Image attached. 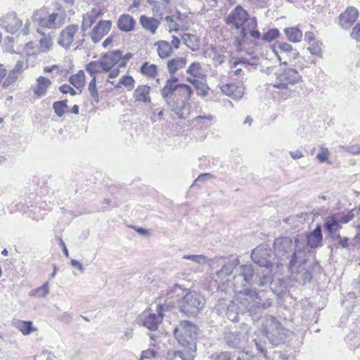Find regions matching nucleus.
Here are the masks:
<instances>
[{
    "mask_svg": "<svg viewBox=\"0 0 360 360\" xmlns=\"http://www.w3.org/2000/svg\"><path fill=\"white\" fill-rule=\"evenodd\" d=\"M193 93L190 86L179 83V79L176 77L167 79L161 90V96L167 105L181 119H186L182 111L191 100Z\"/></svg>",
    "mask_w": 360,
    "mask_h": 360,
    "instance_id": "1",
    "label": "nucleus"
},
{
    "mask_svg": "<svg viewBox=\"0 0 360 360\" xmlns=\"http://www.w3.org/2000/svg\"><path fill=\"white\" fill-rule=\"evenodd\" d=\"M224 21L231 28L239 30V36L236 39L238 46L246 41L248 34L257 39L261 37L260 32L256 30V18H250L248 12L241 6H236L225 18Z\"/></svg>",
    "mask_w": 360,
    "mask_h": 360,
    "instance_id": "2",
    "label": "nucleus"
},
{
    "mask_svg": "<svg viewBox=\"0 0 360 360\" xmlns=\"http://www.w3.org/2000/svg\"><path fill=\"white\" fill-rule=\"evenodd\" d=\"M298 245L297 236L293 238L279 237L276 238L274 243L276 257L281 261L288 262L289 270L292 273L297 263L306 261L303 252Z\"/></svg>",
    "mask_w": 360,
    "mask_h": 360,
    "instance_id": "3",
    "label": "nucleus"
},
{
    "mask_svg": "<svg viewBox=\"0 0 360 360\" xmlns=\"http://www.w3.org/2000/svg\"><path fill=\"white\" fill-rule=\"evenodd\" d=\"M182 291L183 290L179 285H175L167 291L163 290L161 295L162 297L165 295L168 300H171L169 304L177 302L179 310L187 314L197 313L205 305V302L203 297L195 291H188L181 299L175 300L174 294L179 295V292Z\"/></svg>",
    "mask_w": 360,
    "mask_h": 360,
    "instance_id": "4",
    "label": "nucleus"
},
{
    "mask_svg": "<svg viewBox=\"0 0 360 360\" xmlns=\"http://www.w3.org/2000/svg\"><path fill=\"white\" fill-rule=\"evenodd\" d=\"M266 73L270 77L271 84L279 89H288L290 85L302 82V75L295 68L288 67L286 60L278 67L268 68Z\"/></svg>",
    "mask_w": 360,
    "mask_h": 360,
    "instance_id": "5",
    "label": "nucleus"
},
{
    "mask_svg": "<svg viewBox=\"0 0 360 360\" xmlns=\"http://www.w3.org/2000/svg\"><path fill=\"white\" fill-rule=\"evenodd\" d=\"M236 300L239 302L240 307L249 313L254 321H257L262 316L263 311L269 307L271 302L266 301L261 304V298L259 294L253 290L245 289L236 294Z\"/></svg>",
    "mask_w": 360,
    "mask_h": 360,
    "instance_id": "6",
    "label": "nucleus"
},
{
    "mask_svg": "<svg viewBox=\"0 0 360 360\" xmlns=\"http://www.w3.org/2000/svg\"><path fill=\"white\" fill-rule=\"evenodd\" d=\"M263 327L266 338L274 346L284 343L289 337L290 331L273 316L266 317Z\"/></svg>",
    "mask_w": 360,
    "mask_h": 360,
    "instance_id": "7",
    "label": "nucleus"
},
{
    "mask_svg": "<svg viewBox=\"0 0 360 360\" xmlns=\"http://www.w3.org/2000/svg\"><path fill=\"white\" fill-rule=\"evenodd\" d=\"M198 328L189 321H182L174 330V334L183 347L196 348Z\"/></svg>",
    "mask_w": 360,
    "mask_h": 360,
    "instance_id": "8",
    "label": "nucleus"
},
{
    "mask_svg": "<svg viewBox=\"0 0 360 360\" xmlns=\"http://www.w3.org/2000/svg\"><path fill=\"white\" fill-rule=\"evenodd\" d=\"M297 242L299 248L302 249L304 257L310 251L309 248H316L323 245V235L321 225H317L311 232L304 235H297Z\"/></svg>",
    "mask_w": 360,
    "mask_h": 360,
    "instance_id": "9",
    "label": "nucleus"
},
{
    "mask_svg": "<svg viewBox=\"0 0 360 360\" xmlns=\"http://www.w3.org/2000/svg\"><path fill=\"white\" fill-rule=\"evenodd\" d=\"M38 11L32 15V20L38 22L41 28L57 29L63 23L66 14L65 13H53L46 17H37Z\"/></svg>",
    "mask_w": 360,
    "mask_h": 360,
    "instance_id": "10",
    "label": "nucleus"
},
{
    "mask_svg": "<svg viewBox=\"0 0 360 360\" xmlns=\"http://www.w3.org/2000/svg\"><path fill=\"white\" fill-rule=\"evenodd\" d=\"M212 260L219 261L216 262L213 269H210L211 271H214L217 268L221 267L220 269L215 271L214 276H212V278H217L215 279V282L217 281V279L220 281L226 279L232 274L233 269L239 264L238 259H233L226 262L225 261L224 257H216L212 258Z\"/></svg>",
    "mask_w": 360,
    "mask_h": 360,
    "instance_id": "11",
    "label": "nucleus"
},
{
    "mask_svg": "<svg viewBox=\"0 0 360 360\" xmlns=\"http://www.w3.org/2000/svg\"><path fill=\"white\" fill-rule=\"evenodd\" d=\"M22 26V20L15 12H10L0 18V27L6 32L15 34Z\"/></svg>",
    "mask_w": 360,
    "mask_h": 360,
    "instance_id": "12",
    "label": "nucleus"
},
{
    "mask_svg": "<svg viewBox=\"0 0 360 360\" xmlns=\"http://www.w3.org/2000/svg\"><path fill=\"white\" fill-rule=\"evenodd\" d=\"M238 274L235 276V279L238 277H243L246 283L252 285L257 283L259 277V269L255 268L252 265H241L238 269Z\"/></svg>",
    "mask_w": 360,
    "mask_h": 360,
    "instance_id": "13",
    "label": "nucleus"
},
{
    "mask_svg": "<svg viewBox=\"0 0 360 360\" xmlns=\"http://www.w3.org/2000/svg\"><path fill=\"white\" fill-rule=\"evenodd\" d=\"M274 51L281 63L285 57L295 59L299 56V52L296 49H293L292 46L286 42H278Z\"/></svg>",
    "mask_w": 360,
    "mask_h": 360,
    "instance_id": "14",
    "label": "nucleus"
},
{
    "mask_svg": "<svg viewBox=\"0 0 360 360\" xmlns=\"http://www.w3.org/2000/svg\"><path fill=\"white\" fill-rule=\"evenodd\" d=\"M112 22L110 20H100L93 28L91 39L95 44L98 43L110 30Z\"/></svg>",
    "mask_w": 360,
    "mask_h": 360,
    "instance_id": "15",
    "label": "nucleus"
},
{
    "mask_svg": "<svg viewBox=\"0 0 360 360\" xmlns=\"http://www.w3.org/2000/svg\"><path fill=\"white\" fill-rule=\"evenodd\" d=\"M77 31L78 25H70L66 27L60 34L58 44L65 49L70 48Z\"/></svg>",
    "mask_w": 360,
    "mask_h": 360,
    "instance_id": "16",
    "label": "nucleus"
},
{
    "mask_svg": "<svg viewBox=\"0 0 360 360\" xmlns=\"http://www.w3.org/2000/svg\"><path fill=\"white\" fill-rule=\"evenodd\" d=\"M358 16L359 11L355 7H348L339 17L340 26L345 30L349 29L357 20Z\"/></svg>",
    "mask_w": 360,
    "mask_h": 360,
    "instance_id": "17",
    "label": "nucleus"
},
{
    "mask_svg": "<svg viewBox=\"0 0 360 360\" xmlns=\"http://www.w3.org/2000/svg\"><path fill=\"white\" fill-rule=\"evenodd\" d=\"M269 257H270L269 251L266 249L257 248L254 249L251 253L252 261L261 267L269 268L271 266Z\"/></svg>",
    "mask_w": 360,
    "mask_h": 360,
    "instance_id": "18",
    "label": "nucleus"
},
{
    "mask_svg": "<svg viewBox=\"0 0 360 360\" xmlns=\"http://www.w3.org/2000/svg\"><path fill=\"white\" fill-rule=\"evenodd\" d=\"M122 58V52L120 50L106 53L101 57L103 62V66L107 72L111 70L112 67L121 60Z\"/></svg>",
    "mask_w": 360,
    "mask_h": 360,
    "instance_id": "19",
    "label": "nucleus"
},
{
    "mask_svg": "<svg viewBox=\"0 0 360 360\" xmlns=\"http://www.w3.org/2000/svg\"><path fill=\"white\" fill-rule=\"evenodd\" d=\"M103 13L101 10L94 8L90 12L83 14L81 30L83 32L86 31L96 22L98 18L101 16Z\"/></svg>",
    "mask_w": 360,
    "mask_h": 360,
    "instance_id": "20",
    "label": "nucleus"
},
{
    "mask_svg": "<svg viewBox=\"0 0 360 360\" xmlns=\"http://www.w3.org/2000/svg\"><path fill=\"white\" fill-rule=\"evenodd\" d=\"M136 20L129 14H122L117 22V28L124 32H129L134 30Z\"/></svg>",
    "mask_w": 360,
    "mask_h": 360,
    "instance_id": "21",
    "label": "nucleus"
},
{
    "mask_svg": "<svg viewBox=\"0 0 360 360\" xmlns=\"http://www.w3.org/2000/svg\"><path fill=\"white\" fill-rule=\"evenodd\" d=\"M143 325L150 330H156L162 321V314L159 313L142 314Z\"/></svg>",
    "mask_w": 360,
    "mask_h": 360,
    "instance_id": "22",
    "label": "nucleus"
},
{
    "mask_svg": "<svg viewBox=\"0 0 360 360\" xmlns=\"http://www.w3.org/2000/svg\"><path fill=\"white\" fill-rule=\"evenodd\" d=\"M51 81L44 77L39 76L37 79V84L32 87L33 93L38 98L44 96L47 91V89L51 86Z\"/></svg>",
    "mask_w": 360,
    "mask_h": 360,
    "instance_id": "23",
    "label": "nucleus"
},
{
    "mask_svg": "<svg viewBox=\"0 0 360 360\" xmlns=\"http://www.w3.org/2000/svg\"><path fill=\"white\" fill-rule=\"evenodd\" d=\"M323 227L326 231L329 238H331L339 233L342 226L330 214L324 219Z\"/></svg>",
    "mask_w": 360,
    "mask_h": 360,
    "instance_id": "24",
    "label": "nucleus"
},
{
    "mask_svg": "<svg viewBox=\"0 0 360 360\" xmlns=\"http://www.w3.org/2000/svg\"><path fill=\"white\" fill-rule=\"evenodd\" d=\"M150 90V86L148 85H139L134 91L133 97L136 101L149 103L151 101Z\"/></svg>",
    "mask_w": 360,
    "mask_h": 360,
    "instance_id": "25",
    "label": "nucleus"
},
{
    "mask_svg": "<svg viewBox=\"0 0 360 360\" xmlns=\"http://www.w3.org/2000/svg\"><path fill=\"white\" fill-rule=\"evenodd\" d=\"M220 89L223 94L236 100L240 99L243 96V88L234 84H222Z\"/></svg>",
    "mask_w": 360,
    "mask_h": 360,
    "instance_id": "26",
    "label": "nucleus"
},
{
    "mask_svg": "<svg viewBox=\"0 0 360 360\" xmlns=\"http://www.w3.org/2000/svg\"><path fill=\"white\" fill-rule=\"evenodd\" d=\"M140 23L143 29L155 34L160 25V20L143 15L140 17Z\"/></svg>",
    "mask_w": 360,
    "mask_h": 360,
    "instance_id": "27",
    "label": "nucleus"
},
{
    "mask_svg": "<svg viewBox=\"0 0 360 360\" xmlns=\"http://www.w3.org/2000/svg\"><path fill=\"white\" fill-rule=\"evenodd\" d=\"M305 261L302 262V263H300V265L298 268V270L295 272V279L296 281L301 283L302 284H305L307 282H309L312 278V274L310 269L305 267Z\"/></svg>",
    "mask_w": 360,
    "mask_h": 360,
    "instance_id": "28",
    "label": "nucleus"
},
{
    "mask_svg": "<svg viewBox=\"0 0 360 360\" xmlns=\"http://www.w3.org/2000/svg\"><path fill=\"white\" fill-rule=\"evenodd\" d=\"M182 258L184 259L191 260L198 264H208L210 268L213 269L214 265L218 260H212L204 255H184Z\"/></svg>",
    "mask_w": 360,
    "mask_h": 360,
    "instance_id": "29",
    "label": "nucleus"
},
{
    "mask_svg": "<svg viewBox=\"0 0 360 360\" xmlns=\"http://www.w3.org/2000/svg\"><path fill=\"white\" fill-rule=\"evenodd\" d=\"M224 339L227 345L233 348H240L242 345V339L237 330H228L225 332Z\"/></svg>",
    "mask_w": 360,
    "mask_h": 360,
    "instance_id": "30",
    "label": "nucleus"
},
{
    "mask_svg": "<svg viewBox=\"0 0 360 360\" xmlns=\"http://www.w3.org/2000/svg\"><path fill=\"white\" fill-rule=\"evenodd\" d=\"M187 59L185 57H177L167 61V67L168 72L171 75H174L179 70L184 68L186 65Z\"/></svg>",
    "mask_w": 360,
    "mask_h": 360,
    "instance_id": "31",
    "label": "nucleus"
},
{
    "mask_svg": "<svg viewBox=\"0 0 360 360\" xmlns=\"http://www.w3.org/2000/svg\"><path fill=\"white\" fill-rule=\"evenodd\" d=\"M157 46V52L160 58H166L173 53L172 45L167 41L161 40L155 43Z\"/></svg>",
    "mask_w": 360,
    "mask_h": 360,
    "instance_id": "32",
    "label": "nucleus"
},
{
    "mask_svg": "<svg viewBox=\"0 0 360 360\" xmlns=\"http://www.w3.org/2000/svg\"><path fill=\"white\" fill-rule=\"evenodd\" d=\"M13 326L18 329L24 335H27L37 329L32 326V321L15 319L12 321Z\"/></svg>",
    "mask_w": 360,
    "mask_h": 360,
    "instance_id": "33",
    "label": "nucleus"
},
{
    "mask_svg": "<svg viewBox=\"0 0 360 360\" xmlns=\"http://www.w3.org/2000/svg\"><path fill=\"white\" fill-rule=\"evenodd\" d=\"M86 70L91 75L92 78L96 77V75L102 72H107L103 66L102 58L98 60L91 61L86 65Z\"/></svg>",
    "mask_w": 360,
    "mask_h": 360,
    "instance_id": "34",
    "label": "nucleus"
},
{
    "mask_svg": "<svg viewBox=\"0 0 360 360\" xmlns=\"http://www.w3.org/2000/svg\"><path fill=\"white\" fill-rule=\"evenodd\" d=\"M332 242L330 247L335 249L349 248V239L347 237H342L340 233L330 238Z\"/></svg>",
    "mask_w": 360,
    "mask_h": 360,
    "instance_id": "35",
    "label": "nucleus"
},
{
    "mask_svg": "<svg viewBox=\"0 0 360 360\" xmlns=\"http://www.w3.org/2000/svg\"><path fill=\"white\" fill-rule=\"evenodd\" d=\"M183 350H177L174 352V357L180 358L181 360H193L196 348L184 347Z\"/></svg>",
    "mask_w": 360,
    "mask_h": 360,
    "instance_id": "36",
    "label": "nucleus"
},
{
    "mask_svg": "<svg viewBox=\"0 0 360 360\" xmlns=\"http://www.w3.org/2000/svg\"><path fill=\"white\" fill-rule=\"evenodd\" d=\"M217 310H226V315L229 320H231L233 322H237L239 321L238 314L236 313H234L233 311V309L234 308V306H231L230 304H227L225 302H221V301L219 302V304L217 305Z\"/></svg>",
    "mask_w": 360,
    "mask_h": 360,
    "instance_id": "37",
    "label": "nucleus"
},
{
    "mask_svg": "<svg viewBox=\"0 0 360 360\" xmlns=\"http://www.w3.org/2000/svg\"><path fill=\"white\" fill-rule=\"evenodd\" d=\"M286 38L292 42H299L302 38V32L297 27H287L284 30Z\"/></svg>",
    "mask_w": 360,
    "mask_h": 360,
    "instance_id": "38",
    "label": "nucleus"
},
{
    "mask_svg": "<svg viewBox=\"0 0 360 360\" xmlns=\"http://www.w3.org/2000/svg\"><path fill=\"white\" fill-rule=\"evenodd\" d=\"M85 82V75L82 70H79L77 74L70 77L69 82L77 89L84 86Z\"/></svg>",
    "mask_w": 360,
    "mask_h": 360,
    "instance_id": "39",
    "label": "nucleus"
},
{
    "mask_svg": "<svg viewBox=\"0 0 360 360\" xmlns=\"http://www.w3.org/2000/svg\"><path fill=\"white\" fill-rule=\"evenodd\" d=\"M186 72L193 77L204 79L205 75L202 72L201 64L198 62L192 63L188 68Z\"/></svg>",
    "mask_w": 360,
    "mask_h": 360,
    "instance_id": "40",
    "label": "nucleus"
},
{
    "mask_svg": "<svg viewBox=\"0 0 360 360\" xmlns=\"http://www.w3.org/2000/svg\"><path fill=\"white\" fill-rule=\"evenodd\" d=\"M140 72L143 75L154 78L157 75V66L146 62L141 65Z\"/></svg>",
    "mask_w": 360,
    "mask_h": 360,
    "instance_id": "41",
    "label": "nucleus"
},
{
    "mask_svg": "<svg viewBox=\"0 0 360 360\" xmlns=\"http://www.w3.org/2000/svg\"><path fill=\"white\" fill-rule=\"evenodd\" d=\"M135 81L130 75H124L120 79L119 82L115 85L116 88H121L122 86L126 87L128 91L134 88Z\"/></svg>",
    "mask_w": 360,
    "mask_h": 360,
    "instance_id": "42",
    "label": "nucleus"
},
{
    "mask_svg": "<svg viewBox=\"0 0 360 360\" xmlns=\"http://www.w3.org/2000/svg\"><path fill=\"white\" fill-rule=\"evenodd\" d=\"M331 214L334 217V218L337 220L340 225L348 223L354 217V214L352 213V211L348 212L347 213L338 212Z\"/></svg>",
    "mask_w": 360,
    "mask_h": 360,
    "instance_id": "43",
    "label": "nucleus"
},
{
    "mask_svg": "<svg viewBox=\"0 0 360 360\" xmlns=\"http://www.w3.org/2000/svg\"><path fill=\"white\" fill-rule=\"evenodd\" d=\"M53 108L54 110L55 113L59 117H61L64 115L65 110L68 108L67 105V100L56 101L53 104Z\"/></svg>",
    "mask_w": 360,
    "mask_h": 360,
    "instance_id": "44",
    "label": "nucleus"
},
{
    "mask_svg": "<svg viewBox=\"0 0 360 360\" xmlns=\"http://www.w3.org/2000/svg\"><path fill=\"white\" fill-rule=\"evenodd\" d=\"M49 293V283H44L41 287L37 288L30 292V296L44 297Z\"/></svg>",
    "mask_w": 360,
    "mask_h": 360,
    "instance_id": "45",
    "label": "nucleus"
},
{
    "mask_svg": "<svg viewBox=\"0 0 360 360\" xmlns=\"http://www.w3.org/2000/svg\"><path fill=\"white\" fill-rule=\"evenodd\" d=\"M184 44L188 48L194 50V47L197 46V37L191 34H184L181 37Z\"/></svg>",
    "mask_w": 360,
    "mask_h": 360,
    "instance_id": "46",
    "label": "nucleus"
},
{
    "mask_svg": "<svg viewBox=\"0 0 360 360\" xmlns=\"http://www.w3.org/2000/svg\"><path fill=\"white\" fill-rule=\"evenodd\" d=\"M96 77H94L90 81L88 86V91L94 101L98 103L99 102V96L96 88Z\"/></svg>",
    "mask_w": 360,
    "mask_h": 360,
    "instance_id": "47",
    "label": "nucleus"
},
{
    "mask_svg": "<svg viewBox=\"0 0 360 360\" xmlns=\"http://www.w3.org/2000/svg\"><path fill=\"white\" fill-rule=\"evenodd\" d=\"M19 76L20 75H18L15 72H14L13 70H11L6 79L4 80L2 86L5 89L8 88L18 79Z\"/></svg>",
    "mask_w": 360,
    "mask_h": 360,
    "instance_id": "48",
    "label": "nucleus"
},
{
    "mask_svg": "<svg viewBox=\"0 0 360 360\" xmlns=\"http://www.w3.org/2000/svg\"><path fill=\"white\" fill-rule=\"evenodd\" d=\"M272 277L269 274L260 273L259 271V277L257 278V283H256L259 287L267 286L271 284Z\"/></svg>",
    "mask_w": 360,
    "mask_h": 360,
    "instance_id": "49",
    "label": "nucleus"
},
{
    "mask_svg": "<svg viewBox=\"0 0 360 360\" xmlns=\"http://www.w3.org/2000/svg\"><path fill=\"white\" fill-rule=\"evenodd\" d=\"M40 50L42 52H47L53 44L52 38L49 36H45L40 39Z\"/></svg>",
    "mask_w": 360,
    "mask_h": 360,
    "instance_id": "50",
    "label": "nucleus"
},
{
    "mask_svg": "<svg viewBox=\"0 0 360 360\" xmlns=\"http://www.w3.org/2000/svg\"><path fill=\"white\" fill-rule=\"evenodd\" d=\"M195 88L196 89L197 94L200 96H206L210 90L208 85L202 80L198 83Z\"/></svg>",
    "mask_w": 360,
    "mask_h": 360,
    "instance_id": "51",
    "label": "nucleus"
},
{
    "mask_svg": "<svg viewBox=\"0 0 360 360\" xmlns=\"http://www.w3.org/2000/svg\"><path fill=\"white\" fill-rule=\"evenodd\" d=\"M321 46L322 43L319 41L316 40L313 41L311 45L308 48V50L312 55H315L321 58Z\"/></svg>",
    "mask_w": 360,
    "mask_h": 360,
    "instance_id": "52",
    "label": "nucleus"
},
{
    "mask_svg": "<svg viewBox=\"0 0 360 360\" xmlns=\"http://www.w3.org/2000/svg\"><path fill=\"white\" fill-rule=\"evenodd\" d=\"M165 19L169 23V32L172 31L177 32L180 30V26L176 22L175 17L174 15H167Z\"/></svg>",
    "mask_w": 360,
    "mask_h": 360,
    "instance_id": "53",
    "label": "nucleus"
},
{
    "mask_svg": "<svg viewBox=\"0 0 360 360\" xmlns=\"http://www.w3.org/2000/svg\"><path fill=\"white\" fill-rule=\"evenodd\" d=\"M279 32L277 29H271L266 32L262 37V39L271 42L272 40L278 37Z\"/></svg>",
    "mask_w": 360,
    "mask_h": 360,
    "instance_id": "54",
    "label": "nucleus"
},
{
    "mask_svg": "<svg viewBox=\"0 0 360 360\" xmlns=\"http://www.w3.org/2000/svg\"><path fill=\"white\" fill-rule=\"evenodd\" d=\"M231 354L228 352H216L210 356V360H231Z\"/></svg>",
    "mask_w": 360,
    "mask_h": 360,
    "instance_id": "55",
    "label": "nucleus"
},
{
    "mask_svg": "<svg viewBox=\"0 0 360 360\" xmlns=\"http://www.w3.org/2000/svg\"><path fill=\"white\" fill-rule=\"evenodd\" d=\"M27 65L23 60H18L15 67L12 69L18 75H20L27 68Z\"/></svg>",
    "mask_w": 360,
    "mask_h": 360,
    "instance_id": "56",
    "label": "nucleus"
},
{
    "mask_svg": "<svg viewBox=\"0 0 360 360\" xmlns=\"http://www.w3.org/2000/svg\"><path fill=\"white\" fill-rule=\"evenodd\" d=\"M329 151L327 148L321 147L320 152L316 155L317 160L320 162H326L328 160Z\"/></svg>",
    "mask_w": 360,
    "mask_h": 360,
    "instance_id": "57",
    "label": "nucleus"
},
{
    "mask_svg": "<svg viewBox=\"0 0 360 360\" xmlns=\"http://www.w3.org/2000/svg\"><path fill=\"white\" fill-rule=\"evenodd\" d=\"M213 178V175L210 173H204L198 176V177L194 181L192 186H198V183L204 182L207 180Z\"/></svg>",
    "mask_w": 360,
    "mask_h": 360,
    "instance_id": "58",
    "label": "nucleus"
},
{
    "mask_svg": "<svg viewBox=\"0 0 360 360\" xmlns=\"http://www.w3.org/2000/svg\"><path fill=\"white\" fill-rule=\"evenodd\" d=\"M351 38L355 41L360 42V24L357 23L352 29V32L350 34Z\"/></svg>",
    "mask_w": 360,
    "mask_h": 360,
    "instance_id": "59",
    "label": "nucleus"
},
{
    "mask_svg": "<svg viewBox=\"0 0 360 360\" xmlns=\"http://www.w3.org/2000/svg\"><path fill=\"white\" fill-rule=\"evenodd\" d=\"M59 90L63 94H68L69 93L72 96L76 95L75 90L69 86L68 84H63L59 87Z\"/></svg>",
    "mask_w": 360,
    "mask_h": 360,
    "instance_id": "60",
    "label": "nucleus"
},
{
    "mask_svg": "<svg viewBox=\"0 0 360 360\" xmlns=\"http://www.w3.org/2000/svg\"><path fill=\"white\" fill-rule=\"evenodd\" d=\"M254 342L255 344V346L257 347V349L261 352L264 353L266 352L264 343L261 342L259 340L255 339Z\"/></svg>",
    "mask_w": 360,
    "mask_h": 360,
    "instance_id": "61",
    "label": "nucleus"
},
{
    "mask_svg": "<svg viewBox=\"0 0 360 360\" xmlns=\"http://www.w3.org/2000/svg\"><path fill=\"white\" fill-rule=\"evenodd\" d=\"M289 154L291 156V158L294 160L300 159L304 156L302 152L300 150H296L295 151H290Z\"/></svg>",
    "mask_w": 360,
    "mask_h": 360,
    "instance_id": "62",
    "label": "nucleus"
},
{
    "mask_svg": "<svg viewBox=\"0 0 360 360\" xmlns=\"http://www.w3.org/2000/svg\"><path fill=\"white\" fill-rule=\"evenodd\" d=\"M57 239H58V240L59 242V245L62 247L63 252L64 255H65L66 257H69V252H68V248L66 247V245H65V242L63 241V240L60 237H57Z\"/></svg>",
    "mask_w": 360,
    "mask_h": 360,
    "instance_id": "63",
    "label": "nucleus"
},
{
    "mask_svg": "<svg viewBox=\"0 0 360 360\" xmlns=\"http://www.w3.org/2000/svg\"><path fill=\"white\" fill-rule=\"evenodd\" d=\"M71 265L73 267H75V268L77 269L78 270H79L81 272H84V269L82 264L76 260V259H72L71 260Z\"/></svg>",
    "mask_w": 360,
    "mask_h": 360,
    "instance_id": "64",
    "label": "nucleus"
}]
</instances>
